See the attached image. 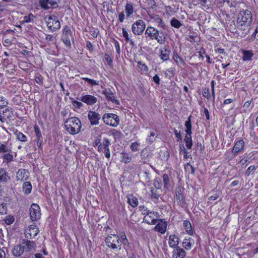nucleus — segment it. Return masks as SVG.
I'll return each instance as SVG.
<instances>
[{"label":"nucleus","instance_id":"nucleus-62","mask_svg":"<svg viewBox=\"0 0 258 258\" xmlns=\"http://www.w3.org/2000/svg\"><path fill=\"white\" fill-rule=\"evenodd\" d=\"M125 18V15L123 12L119 13L118 15V19L120 22L122 23L123 22Z\"/></svg>","mask_w":258,"mask_h":258},{"label":"nucleus","instance_id":"nucleus-57","mask_svg":"<svg viewBox=\"0 0 258 258\" xmlns=\"http://www.w3.org/2000/svg\"><path fill=\"white\" fill-rule=\"evenodd\" d=\"M185 169L186 170H189V169H190L191 174H194L195 173L194 167L189 163H187L186 165H185Z\"/></svg>","mask_w":258,"mask_h":258},{"label":"nucleus","instance_id":"nucleus-7","mask_svg":"<svg viewBox=\"0 0 258 258\" xmlns=\"http://www.w3.org/2000/svg\"><path fill=\"white\" fill-rule=\"evenodd\" d=\"M45 20L49 29L55 31L60 28V24L56 16L54 15L47 16Z\"/></svg>","mask_w":258,"mask_h":258},{"label":"nucleus","instance_id":"nucleus-61","mask_svg":"<svg viewBox=\"0 0 258 258\" xmlns=\"http://www.w3.org/2000/svg\"><path fill=\"white\" fill-rule=\"evenodd\" d=\"M174 133L175 137L177 138V141H180L181 139V135L180 132H178L176 129H174Z\"/></svg>","mask_w":258,"mask_h":258},{"label":"nucleus","instance_id":"nucleus-56","mask_svg":"<svg viewBox=\"0 0 258 258\" xmlns=\"http://www.w3.org/2000/svg\"><path fill=\"white\" fill-rule=\"evenodd\" d=\"M138 67L142 71L144 72H147L148 70V68L147 65L144 63H142L141 62H138Z\"/></svg>","mask_w":258,"mask_h":258},{"label":"nucleus","instance_id":"nucleus-21","mask_svg":"<svg viewBox=\"0 0 258 258\" xmlns=\"http://www.w3.org/2000/svg\"><path fill=\"white\" fill-rule=\"evenodd\" d=\"M3 110H0V113L3 112V116L0 115V119L2 121H5L7 119L10 118L13 115V111L10 107H5Z\"/></svg>","mask_w":258,"mask_h":258},{"label":"nucleus","instance_id":"nucleus-33","mask_svg":"<svg viewBox=\"0 0 258 258\" xmlns=\"http://www.w3.org/2000/svg\"><path fill=\"white\" fill-rule=\"evenodd\" d=\"M158 135L156 134V133L154 131H152L150 133V135H149L146 138V142L148 144L153 143L157 138Z\"/></svg>","mask_w":258,"mask_h":258},{"label":"nucleus","instance_id":"nucleus-54","mask_svg":"<svg viewBox=\"0 0 258 258\" xmlns=\"http://www.w3.org/2000/svg\"><path fill=\"white\" fill-rule=\"evenodd\" d=\"M3 158L5 160L7 161L8 162H10L13 161V157L12 154L9 153L5 154L3 156Z\"/></svg>","mask_w":258,"mask_h":258},{"label":"nucleus","instance_id":"nucleus-51","mask_svg":"<svg viewBox=\"0 0 258 258\" xmlns=\"http://www.w3.org/2000/svg\"><path fill=\"white\" fill-rule=\"evenodd\" d=\"M154 188L161 189L162 186L161 181L160 179L156 178L154 180L153 183Z\"/></svg>","mask_w":258,"mask_h":258},{"label":"nucleus","instance_id":"nucleus-59","mask_svg":"<svg viewBox=\"0 0 258 258\" xmlns=\"http://www.w3.org/2000/svg\"><path fill=\"white\" fill-rule=\"evenodd\" d=\"M105 59L109 66H112V60L108 54H105Z\"/></svg>","mask_w":258,"mask_h":258},{"label":"nucleus","instance_id":"nucleus-16","mask_svg":"<svg viewBox=\"0 0 258 258\" xmlns=\"http://www.w3.org/2000/svg\"><path fill=\"white\" fill-rule=\"evenodd\" d=\"M102 94L104 95L107 99V100L109 101H111L113 103H115L116 104H119V101L116 99V96H115L114 93H113L110 89L107 88L105 89L102 91Z\"/></svg>","mask_w":258,"mask_h":258},{"label":"nucleus","instance_id":"nucleus-53","mask_svg":"<svg viewBox=\"0 0 258 258\" xmlns=\"http://www.w3.org/2000/svg\"><path fill=\"white\" fill-rule=\"evenodd\" d=\"M72 105L73 107L76 109H80L83 106V104H82V102L78 101L77 100L73 101Z\"/></svg>","mask_w":258,"mask_h":258},{"label":"nucleus","instance_id":"nucleus-29","mask_svg":"<svg viewBox=\"0 0 258 258\" xmlns=\"http://www.w3.org/2000/svg\"><path fill=\"white\" fill-rule=\"evenodd\" d=\"M194 243V240L191 237L185 238L182 242V246L185 249L189 250Z\"/></svg>","mask_w":258,"mask_h":258},{"label":"nucleus","instance_id":"nucleus-25","mask_svg":"<svg viewBox=\"0 0 258 258\" xmlns=\"http://www.w3.org/2000/svg\"><path fill=\"white\" fill-rule=\"evenodd\" d=\"M183 189H181L180 187L176 189V200L178 204L182 205L184 203V199L182 195Z\"/></svg>","mask_w":258,"mask_h":258},{"label":"nucleus","instance_id":"nucleus-17","mask_svg":"<svg viewBox=\"0 0 258 258\" xmlns=\"http://www.w3.org/2000/svg\"><path fill=\"white\" fill-rule=\"evenodd\" d=\"M245 143L242 140H239L235 143L232 149V153L234 156L241 152L244 147Z\"/></svg>","mask_w":258,"mask_h":258},{"label":"nucleus","instance_id":"nucleus-50","mask_svg":"<svg viewBox=\"0 0 258 258\" xmlns=\"http://www.w3.org/2000/svg\"><path fill=\"white\" fill-rule=\"evenodd\" d=\"M256 169V167L255 166H250L247 168V169L246 170L245 174L246 176H249L250 174L253 172Z\"/></svg>","mask_w":258,"mask_h":258},{"label":"nucleus","instance_id":"nucleus-58","mask_svg":"<svg viewBox=\"0 0 258 258\" xmlns=\"http://www.w3.org/2000/svg\"><path fill=\"white\" fill-rule=\"evenodd\" d=\"M175 69L174 68H170L167 70L165 73V76L167 77L169 76L170 77V75H172L175 71Z\"/></svg>","mask_w":258,"mask_h":258},{"label":"nucleus","instance_id":"nucleus-63","mask_svg":"<svg viewBox=\"0 0 258 258\" xmlns=\"http://www.w3.org/2000/svg\"><path fill=\"white\" fill-rule=\"evenodd\" d=\"M258 33V26H257L254 30V32L252 33L250 39V41H253L256 37V34Z\"/></svg>","mask_w":258,"mask_h":258},{"label":"nucleus","instance_id":"nucleus-20","mask_svg":"<svg viewBox=\"0 0 258 258\" xmlns=\"http://www.w3.org/2000/svg\"><path fill=\"white\" fill-rule=\"evenodd\" d=\"M170 50L168 46H164L160 49L159 57L163 61H166L169 59Z\"/></svg>","mask_w":258,"mask_h":258},{"label":"nucleus","instance_id":"nucleus-28","mask_svg":"<svg viewBox=\"0 0 258 258\" xmlns=\"http://www.w3.org/2000/svg\"><path fill=\"white\" fill-rule=\"evenodd\" d=\"M168 243L169 246L172 248H176L179 244V238L175 235H171L169 237Z\"/></svg>","mask_w":258,"mask_h":258},{"label":"nucleus","instance_id":"nucleus-32","mask_svg":"<svg viewBox=\"0 0 258 258\" xmlns=\"http://www.w3.org/2000/svg\"><path fill=\"white\" fill-rule=\"evenodd\" d=\"M183 227L186 232L190 235H193V231L191 228V225L188 220H184L183 221Z\"/></svg>","mask_w":258,"mask_h":258},{"label":"nucleus","instance_id":"nucleus-26","mask_svg":"<svg viewBox=\"0 0 258 258\" xmlns=\"http://www.w3.org/2000/svg\"><path fill=\"white\" fill-rule=\"evenodd\" d=\"M110 145V141L107 138H104L103 141V149L105 157L108 159L110 157V152L109 148Z\"/></svg>","mask_w":258,"mask_h":258},{"label":"nucleus","instance_id":"nucleus-18","mask_svg":"<svg viewBox=\"0 0 258 258\" xmlns=\"http://www.w3.org/2000/svg\"><path fill=\"white\" fill-rule=\"evenodd\" d=\"M80 100L88 105H93L97 101V98L91 95H83Z\"/></svg>","mask_w":258,"mask_h":258},{"label":"nucleus","instance_id":"nucleus-38","mask_svg":"<svg viewBox=\"0 0 258 258\" xmlns=\"http://www.w3.org/2000/svg\"><path fill=\"white\" fill-rule=\"evenodd\" d=\"M191 116L190 115L188 119L185 122V126L186 127V130H185V133L187 134H191Z\"/></svg>","mask_w":258,"mask_h":258},{"label":"nucleus","instance_id":"nucleus-34","mask_svg":"<svg viewBox=\"0 0 258 258\" xmlns=\"http://www.w3.org/2000/svg\"><path fill=\"white\" fill-rule=\"evenodd\" d=\"M122 35L124 37L126 41L130 42V45H131L132 47H134L136 45L135 41L133 39H130L129 38L128 33L124 28H122Z\"/></svg>","mask_w":258,"mask_h":258},{"label":"nucleus","instance_id":"nucleus-45","mask_svg":"<svg viewBox=\"0 0 258 258\" xmlns=\"http://www.w3.org/2000/svg\"><path fill=\"white\" fill-rule=\"evenodd\" d=\"M35 17L32 14H29L28 16H25L23 17V23H29L32 22L34 21Z\"/></svg>","mask_w":258,"mask_h":258},{"label":"nucleus","instance_id":"nucleus-12","mask_svg":"<svg viewBox=\"0 0 258 258\" xmlns=\"http://www.w3.org/2000/svg\"><path fill=\"white\" fill-rule=\"evenodd\" d=\"M39 228L34 224L28 226L25 230V236L27 239L34 238L39 233Z\"/></svg>","mask_w":258,"mask_h":258},{"label":"nucleus","instance_id":"nucleus-5","mask_svg":"<svg viewBox=\"0 0 258 258\" xmlns=\"http://www.w3.org/2000/svg\"><path fill=\"white\" fill-rule=\"evenodd\" d=\"M105 243L107 247L112 250H120L121 248V241L120 237L116 234L108 235L105 239Z\"/></svg>","mask_w":258,"mask_h":258},{"label":"nucleus","instance_id":"nucleus-24","mask_svg":"<svg viewBox=\"0 0 258 258\" xmlns=\"http://www.w3.org/2000/svg\"><path fill=\"white\" fill-rule=\"evenodd\" d=\"M167 228V223L163 221V220H159V222L155 227V230L162 234H164Z\"/></svg>","mask_w":258,"mask_h":258},{"label":"nucleus","instance_id":"nucleus-41","mask_svg":"<svg viewBox=\"0 0 258 258\" xmlns=\"http://www.w3.org/2000/svg\"><path fill=\"white\" fill-rule=\"evenodd\" d=\"M125 11L127 17H130L134 13V7L131 4L127 3L125 7Z\"/></svg>","mask_w":258,"mask_h":258},{"label":"nucleus","instance_id":"nucleus-13","mask_svg":"<svg viewBox=\"0 0 258 258\" xmlns=\"http://www.w3.org/2000/svg\"><path fill=\"white\" fill-rule=\"evenodd\" d=\"M34 133H35V139L33 142L36 143L37 147L39 149V152L42 151V143L43 141V137L41 135V131L37 125L34 126Z\"/></svg>","mask_w":258,"mask_h":258},{"label":"nucleus","instance_id":"nucleus-30","mask_svg":"<svg viewBox=\"0 0 258 258\" xmlns=\"http://www.w3.org/2000/svg\"><path fill=\"white\" fill-rule=\"evenodd\" d=\"M32 186L29 181H26L23 183L22 190L26 195L30 194L31 192Z\"/></svg>","mask_w":258,"mask_h":258},{"label":"nucleus","instance_id":"nucleus-3","mask_svg":"<svg viewBox=\"0 0 258 258\" xmlns=\"http://www.w3.org/2000/svg\"><path fill=\"white\" fill-rule=\"evenodd\" d=\"M252 21V15L248 10L241 11L237 16V22L238 27L245 30L251 25Z\"/></svg>","mask_w":258,"mask_h":258},{"label":"nucleus","instance_id":"nucleus-2","mask_svg":"<svg viewBox=\"0 0 258 258\" xmlns=\"http://www.w3.org/2000/svg\"><path fill=\"white\" fill-rule=\"evenodd\" d=\"M145 37L150 40H155L160 44L165 42L166 35L162 30H159L152 26H148L145 30Z\"/></svg>","mask_w":258,"mask_h":258},{"label":"nucleus","instance_id":"nucleus-1","mask_svg":"<svg viewBox=\"0 0 258 258\" xmlns=\"http://www.w3.org/2000/svg\"><path fill=\"white\" fill-rule=\"evenodd\" d=\"M35 246L33 241L23 239L21 244H16L13 247L12 253L15 257L23 255V258H28L31 256V251L35 249Z\"/></svg>","mask_w":258,"mask_h":258},{"label":"nucleus","instance_id":"nucleus-35","mask_svg":"<svg viewBox=\"0 0 258 258\" xmlns=\"http://www.w3.org/2000/svg\"><path fill=\"white\" fill-rule=\"evenodd\" d=\"M191 135V134H186L184 139V141L185 142L186 147L189 149H190L192 146V142Z\"/></svg>","mask_w":258,"mask_h":258},{"label":"nucleus","instance_id":"nucleus-10","mask_svg":"<svg viewBox=\"0 0 258 258\" xmlns=\"http://www.w3.org/2000/svg\"><path fill=\"white\" fill-rule=\"evenodd\" d=\"M73 38L71 28L68 26H66L63 28V33L61 39L66 46L71 47V40Z\"/></svg>","mask_w":258,"mask_h":258},{"label":"nucleus","instance_id":"nucleus-49","mask_svg":"<svg viewBox=\"0 0 258 258\" xmlns=\"http://www.w3.org/2000/svg\"><path fill=\"white\" fill-rule=\"evenodd\" d=\"M202 94L204 97L206 98L207 99H209L211 97L210 90L209 88H205L203 89Z\"/></svg>","mask_w":258,"mask_h":258},{"label":"nucleus","instance_id":"nucleus-4","mask_svg":"<svg viewBox=\"0 0 258 258\" xmlns=\"http://www.w3.org/2000/svg\"><path fill=\"white\" fill-rule=\"evenodd\" d=\"M64 126L66 130L70 134L76 135L81 130V122L78 118L73 117L66 120Z\"/></svg>","mask_w":258,"mask_h":258},{"label":"nucleus","instance_id":"nucleus-22","mask_svg":"<svg viewBox=\"0 0 258 258\" xmlns=\"http://www.w3.org/2000/svg\"><path fill=\"white\" fill-rule=\"evenodd\" d=\"M152 157V153L149 148L144 149L141 153V158L143 163H146Z\"/></svg>","mask_w":258,"mask_h":258},{"label":"nucleus","instance_id":"nucleus-23","mask_svg":"<svg viewBox=\"0 0 258 258\" xmlns=\"http://www.w3.org/2000/svg\"><path fill=\"white\" fill-rule=\"evenodd\" d=\"M172 251V258H184L186 255L185 250L179 247L175 248Z\"/></svg>","mask_w":258,"mask_h":258},{"label":"nucleus","instance_id":"nucleus-55","mask_svg":"<svg viewBox=\"0 0 258 258\" xmlns=\"http://www.w3.org/2000/svg\"><path fill=\"white\" fill-rule=\"evenodd\" d=\"M112 42L115 47L117 53L118 54H120V48L119 43L116 40H115L114 39L113 40Z\"/></svg>","mask_w":258,"mask_h":258},{"label":"nucleus","instance_id":"nucleus-11","mask_svg":"<svg viewBox=\"0 0 258 258\" xmlns=\"http://www.w3.org/2000/svg\"><path fill=\"white\" fill-rule=\"evenodd\" d=\"M59 0H39L40 7L44 10L56 8L58 7Z\"/></svg>","mask_w":258,"mask_h":258},{"label":"nucleus","instance_id":"nucleus-46","mask_svg":"<svg viewBox=\"0 0 258 258\" xmlns=\"http://www.w3.org/2000/svg\"><path fill=\"white\" fill-rule=\"evenodd\" d=\"M171 25L176 28H179L182 26L181 23L178 20L173 18L170 21Z\"/></svg>","mask_w":258,"mask_h":258},{"label":"nucleus","instance_id":"nucleus-6","mask_svg":"<svg viewBox=\"0 0 258 258\" xmlns=\"http://www.w3.org/2000/svg\"><path fill=\"white\" fill-rule=\"evenodd\" d=\"M104 122L107 125L112 126H117L119 123L118 116L113 113H105L102 117Z\"/></svg>","mask_w":258,"mask_h":258},{"label":"nucleus","instance_id":"nucleus-8","mask_svg":"<svg viewBox=\"0 0 258 258\" xmlns=\"http://www.w3.org/2000/svg\"><path fill=\"white\" fill-rule=\"evenodd\" d=\"M146 28L145 23L142 20H138L132 26V31L135 35H141Z\"/></svg>","mask_w":258,"mask_h":258},{"label":"nucleus","instance_id":"nucleus-14","mask_svg":"<svg viewBox=\"0 0 258 258\" xmlns=\"http://www.w3.org/2000/svg\"><path fill=\"white\" fill-rule=\"evenodd\" d=\"M147 213L144 218V221L149 224H156L157 221V215L156 212H151L146 210Z\"/></svg>","mask_w":258,"mask_h":258},{"label":"nucleus","instance_id":"nucleus-47","mask_svg":"<svg viewBox=\"0 0 258 258\" xmlns=\"http://www.w3.org/2000/svg\"><path fill=\"white\" fill-rule=\"evenodd\" d=\"M83 80H85L87 82H88L90 85L92 86L98 85L99 82L94 80L93 79H89L88 78L83 77L82 78Z\"/></svg>","mask_w":258,"mask_h":258},{"label":"nucleus","instance_id":"nucleus-36","mask_svg":"<svg viewBox=\"0 0 258 258\" xmlns=\"http://www.w3.org/2000/svg\"><path fill=\"white\" fill-rule=\"evenodd\" d=\"M15 135L16 137V139L21 142H26L27 141V137L21 132L16 131Z\"/></svg>","mask_w":258,"mask_h":258},{"label":"nucleus","instance_id":"nucleus-9","mask_svg":"<svg viewBox=\"0 0 258 258\" xmlns=\"http://www.w3.org/2000/svg\"><path fill=\"white\" fill-rule=\"evenodd\" d=\"M30 218L32 221H36L40 219V208L38 205L32 204L29 209Z\"/></svg>","mask_w":258,"mask_h":258},{"label":"nucleus","instance_id":"nucleus-37","mask_svg":"<svg viewBox=\"0 0 258 258\" xmlns=\"http://www.w3.org/2000/svg\"><path fill=\"white\" fill-rule=\"evenodd\" d=\"M161 190L159 189L151 188V193L152 199L158 200L161 195Z\"/></svg>","mask_w":258,"mask_h":258},{"label":"nucleus","instance_id":"nucleus-52","mask_svg":"<svg viewBox=\"0 0 258 258\" xmlns=\"http://www.w3.org/2000/svg\"><path fill=\"white\" fill-rule=\"evenodd\" d=\"M248 159L247 158H243L239 161L240 165L238 167L243 169L244 168L246 165L245 164L247 162Z\"/></svg>","mask_w":258,"mask_h":258},{"label":"nucleus","instance_id":"nucleus-43","mask_svg":"<svg viewBox=\"0 0 258 258\" xmlns=\"http://www.w3.org/2000/svg\"><path fill=\"white\" fill-rule=\"evenodd\" d=\"M8 102L7 99L2 96H0V110L7 107Z\"/></svg>","mask_w":258,"mask_h":258},{"label":"nucleus","instance_id":"nucleus-48","mask_svg":"<svg viewBox=\"0 0 258 258\" xmlns=\"http://www.w3.org/2000/svg\"><path fill=\"white\" fill-rule=\"evenodd\" d=\"M140 146V144L138 142H134L132 143L131 145V149L133 152H137L139 151V147Z\"/></svg>","mask_w":258,"mask_h":258},{"label":"nucleus","instance_id":"nucleus-39","mask_svg":"<svg viewBox=\"0 0 258 258\" xmlns=\"http://www.w3.org/2000/svg\"><path fill=\"white\" fill-rule=\"evenodd\" d=\"M173 59L175 61L177 65L184 64L185 62L181 57H180L176 52H173Z\"/></svg>","mask_w":258,"mask_h":258},{"label":"nucleus","instance_id":"nucleus-15","mask_svg":"<svg viewBox=\"0 0 258 258\" xmlns=\"http://www.w3.org/2000/svg\"><path fill=\"white\" fill-rule=\"evenodd\" d=\"M88 117L91 125H95L99 124V120L101 119V115L95 111H89L88 113Z\"/></svg>","mask_w":258,"mask_h":258},{"label":"nucleus","instance_id":"nucleus-60","mask_svg":"<svg viewBox=\"0 0 258 258\" xmlns=\"http://www.w3.org/2000/svg\"><path fill=\"white\" fill-rule=\"evenodd\" d=\"M163 181L165 186H166L169 181L168 175L167 174H164L162 176Z\"/></svg>","mask_w":258,"mask_h":258},{"label":"nucleus","instance_id":"nucleus-27","mask_svg":"<svg viewBox=\"0 0 258 258\" xmlns=\"http://www.w3.org/2000/svg\"><path fill=\"white\" fill-rule=\"evenodd\" d=\"M10 179V176L7 171L4 168H0V182L6 183Z\"/></svg>","mask_w":258,"mask_h":258},{"label":"nucleus","instance_id":"nucleus-44","mask_svg":"<svg viewBox=\"0 0 258 258\" xmlns=\"http://www.w3.org/2000/svg\"><path fill=\"white\" fill-rule=\"evenodd\" d=\"M155 22L158 27L162 28L163 29H166L167 28L166 25L163 22L162 19L160 17H157L155 19Z\"/></svg>","mask_w":258,"mask_h":258},{"label":"nucleus","instance_id":"nucleus-31","mask_svg":"<svg viewBox=\"0 0 258 258\" xmlns=\"http://www.w3.org/2000/svg\"><path fill=\"white\" fill-rule=\"evenodd\" d=\"M120 161L125 164L130 163L132 160V157L128 153L123 152L120 153Z\"/></svg>","mask_w":258,"mask_h":258},{"label":"nucleus","instance_id":"nucleus-42","mask_svg":"<svg viewBox=\"0 0 258 258\" xmlns=\"http://www.w3.org/2000/svg\"><path fill=\"white\" fill-rule=\"evenodd\" d=\"M128 203L133 207L135 208L138 205V200L137 198L131 196L128 198Z\"/></svg>","mask_w":258,"mask_h":258},{"label":"nucleus","instance_id":"nucleus-19","mask_svg":"<svg viewBox=\"0 0 258 258\" xmlns=\"http://www.w3.org/2000/svg\"><path fill=\"white\" fill-rule=\"evenodd\" d=\"M29 176L28 170L24 169H19L16 173L17 180L18 181L26 180Z\"/></svg>","mask_w":258,"mask_h":258},{"label":"nucleus","instance_id":"nucleus-64","mask_svg":"<svg viewBox=\"0 0 258 258\" xmlns=\"http://www.w3.org/2000/svg\"><path fill=\"white\" fill-rule=\"evenodd\" d=\"M45 40L47 42H51V41H53L54 37H53L52 35H49V34H46L45 35Z\"/></svg>","mask_w":258,"mask_h":258},{"label":"nucleus","instance_id":"nucleus-40","mask_svg":"<svg viewBox=\"0 0 258 258\" xmlns=\"http://www.w3.org/2000/svg\"><path fill=\"white\" fill-rule=\"evenodd\" d=\"M243 52V60H250L253 56V53L251 50H244L242 51Z\"/></svg>","mask_w":258,"mask_h":258}]
</instances>
